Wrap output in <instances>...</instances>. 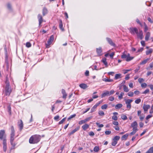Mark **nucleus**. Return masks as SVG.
Listing matches in <instances>:
<instances>
[{"mask_svg": "<svg viewBox=\"0 0 153 153\" xmlns=\"http://www.w3.org/2000/svg\"><path fill=\"white\" fill-rule=\"evenodd\" d=\"M41 139V137L38 135L32 136L29 140V142L30 144H36L39 142Z\"/></svg>", "mask_w": 153, "mask_h": 153, "instance_id": "nucleus-1", "label": "nucleus"}, {"mask_svg": "<svg viewBox=\"0 0 153 153\" xmlns=\"http://www.w3.org/2000/svg\"><path fill=\"white\" fill-rule=\"evenodd\" d=\"M6 85L5 88V93L6 96H9L12 91V89L10 86L9 82L7 79L6 81Z\"/></svg>", "mask_w": 153, "mask_h": 153, "instance_id": "nucleus-2", "label": "nucleus"}, {"mask_svg": "<svg viewBox=\"0 0 153 153\" xmlns=\"http://www.w3.org/2000/svg\"><path fill=\"white\" fill-rule=\"evenodd\" d=\"M132 101V100L127 99L125 100V103L126 105V108L128 110H129L131 108V103Z\"/></svg>", "mask_w": 153, "mask_h": 153, "instance_id": "nucleus-3", "label": "nucleus"}, {"mask_svg": "<svg viewBox=\"0 0 153 153\" xmlns=\"http://www.w3.org/2000/svg\"><path fill=\"white\" fill-rule=\"evenodd\" d=\"M54 39V36L53 35L51 36L49 40L48 41V44H46V47L48 48L49 47V45L51 44V43L53 41Z\"/></svg>", "mask_w": 153, "mask_h": 153, "instance_id": "nucleus-4", "label": "nucleus"}, {"mask_svg": "<svg viewBox=\"0 0 153 153\" xmlns=\"http://www.w3.org/2000/svg\"><path fill=\"white\" fill-rule=\"evenodd\" d=\"M5 133L4 130H1L0 131V139L2 140L3 141L4 139H6Z\"/></svg>", "mask_w": 153, "mask_h": 153, "instance_id": "nucleus-5", "label": "nucleus"}, {"mask_svg": "<svg viewBox=\"0 0 153 153\" xmlns=\"http://www.w3.org/2000/svg\"><path fill=\"white\" fill-rule=\"evenodd\" d=\"M106 40L108 43L111 46L115 47V43L113 42L112 39L109 38L107 37Z\"/></svg>", "mask_w": 153, "mask_h": 153, "instance_id": "nucleus-6", "label": "nucleus"}, {"mask_svg": "<svg viewBox=\"0 0 153 153\" xmlns=\"http://www.w3.org/2000/svg\"><path fill=\"white\" fill-rule=\"evenodd\" d=\"M14 129L13 126H11V133L10 134V139H14Z\"/></svg>", "mask_w": 153, "mask_h": 153, "instance_id": "nucleus-7", "label": "nucleus"}, {"mask_svg": "<svg viewBox=\"0 0 153 153\" xmlns=\"http://www.w3.org/2000/svg\"><path fill=\"white\" fill-rule=\"evenodd\" d=\"M137 34L138 38H140V39H142L143 38V32L142 30H140L139 32L137 31V33H136Z\"/></svg>", "mask_w": 153, "mask_h": 153, "instance_id": "nucleus-8", "label": "nucleus"}, {"mask_svg": "<svg viewBox=\"0 0 153 153\" xmlns=\"http://www.w3.org/2000/svg\"><path fill=\"white\" fill-rule=\"evenodd\" d=\"M6 139H4L3 141V149L4 151L6 152L7 150V144H6Z\"/></svg>", "mask_w": 153, "mask_h": 153, "instance_id": "nucleus-9", "label": "nucleus"}, {"mask_svg": "<svg viewBox=\"0 0 153 153\" xmlns=\"http://www.w3.org/2000/svg\"><path fill=\"white\" fill-rule=\"evenodd\" d=\"M130 31L132 34H134L135 33H137L138 30L136 28H131L130 29Z\"/></svg>", "mask_w": 153, "mask_h": 153, "instance_id": "nucleus-10", "label": "nucleus"}, {"mask_svg": "<svg viewBox=\"0 0 153 153\" xmlns=\"http://www.w3.org/2000/svg\"><path fill=\"white\" fill-rule=\"evenodd\" d=\"M38 18L39 22V26H41V25L43 21L42 16L41 15L39 14L38 16Z\"/></svg>", "mask_w": 153, "mask_h": 153, "instance_id": "nucleus-11", "label": "nucleus"}, {"mask_svg": "<svg viewBox=\"0 0 153 153\" xmlns=\"http://www.w3.org/2000/svg\"><path fill=\"white\" fill-rule=\"evenodd\" d=\"M118 114V113L117 112H114L113 113V116L112 117V119L114 120H117L118 119V118L117 116Z\"/></svg>", "mask_w": 153, "mask_h": 153, "instance_id": "nucleus-12", "label": "nucleus"}, {"mask_svg": "<svg viewBox=\"0 0 153 153\" xmlns=\"http://www.w3.org/2000/svg\"><path fill=\"white\" fill-rule=\"evenodd\" d=\"M18 125L19 127L20 128V130H21L23 127V123L22 120H20V121L18 122Z\"/></svg>", "mask_w": 153, "mask_h": 153, "instance_id": "nucleus-13", "label": "nucleus"}, {"mask_svg": "<svg viewBox=\"0 0 153 153\" xmlns=\"http://www.w3.org/2000/svg\"><path fill=\"white\" fill-rule=\"evenodd\" d=\"M150 105H144L143 106V108L145 111H147L150 108Z\"/></svg>", "mask_w": 153, "mask_h": 153, "instance_id": "nucleus-14", "label": "nucleus"}, {"mask_svg": "<svg viewBox=\"0 0 153 153\" xmlns=\"http://www.w3.org/2000/svg\"><path fill=\"white\" fill-rule=\"evenodd\" d=\"M110 96L109 91H106L101 95V97L102 98L105 96Z\"/></svg>", "mask_w": 153, "mask_h": 153, "instance_id": "nucleus-15", "label": "nucleus"}, {"mask_svg": "<svg viewBox=\"0 0 153 153\" xmlns=\"http://www.w3.org/2000/svg\"><path fill=\"white\" fill-rule=\"evenodd\" d=\"M62 93L63 94L62 98L65 99H66L67 94L66 93L65 91L63 89L62 90Z\"/></svg>", "mask_w": 153, "mask_h": 153, "instance_id": "nucleus-16", "label": "nucleus"}, {"mask_svg": "<svg viewBox=\"0 0 153 153\" xmlns=\"http://www.w3.org/2000/svg\"><path fill=\"white\" fill-rule=\"evenodd\" d=\"M137 122L135 121L131 124V126L133 128V129L134 128H137Z\"/></svg>", "mask_w": 153, "mask_h": 153, "instance_id": "nucleus-17", "label": "nucleus"}, {"mask_svg": "<svg viewBox=\"0 0 153 153\" xmlns=\"http://www.w3.org/2000/svg\"><path fill=\"white\" fill-rule=\"evenodd\" d=\"M102 51V48L101 47H100L97 48V52L99 55L100 56L101 55Z\"/></svg>", "mask_w": 153, "mask_h": 153, "instance_id": "nucleus-18", "label": "nucleus"}, {"mask_svg": "<svg viewBox=\"0 0 153 153\" xmlns=\"http://www.w3.org/2000/svg\"><path fill=\"white\" fill-rule=\"evenodd\" d=\"M150 33L149 32L146 33L145 37V39L146 41L149 40V38L150 36Z\"/></svg>", "mask_w": 153, "mask_h": 153, "instance_id": "nucleus-19", "label": "nucleus"}, {"mask_svg": "<svg viewBox=\"0 0 153 153\" xmlns=\"http://www.w3.org/2000/svg\"><path fill=\"white\" fill-rule=\"evenodd\" d=\"M79 86L81 88L83 89H85L87 88V85L84 83L80 84Z\"/></svg>", "mask_w": 153, "mask_h": 153, "instance_id": "nucleus-20", "label": "nucleus"}, {"mask_svg": "<svg viewBox=\"0 0 153 153\" xmlns=\"http://www.w3.org/2000/svg\"><path fill=\"white\" fill-rule=\"evenodd\" d=\"M137 130V128H134L133 129V131L130 133V134L131 135L134 134Z\"/></svg>", "mask_w": 153, "mask_h": 153, "instance_id": "nucleus-21", "label": "nucleus"}, {"mask_svg": "<svg viewBox=\"0 0 153 153\" xmlns=\"http://www.w3.org/2000/svg\"><path fill=\"white\" fill-rule=\"evenodd\" d=\"M59 28L62 30V31H64V28L62 27L63 24L62 21L61 20H59Z\"/></svg>", "mask_w": 153, "mask_h": 153, "instance_id": "nucleus-22", "label": "nucleus"}, {"mask_svg": "<svg viewBox=\"0 0 153 153\" xmlns=\"http://www.w3.org/2000/svg\"><path fill=\"white\" fill-rule=\"evenodd\" d=\"M79 127H77L76 128H75V129L73 130V131H72L69 134L70 135H71L73 134L76 131H78L79 129Z\"/></svg>", "mask_w": 153, "mask_h": 153, "instance_id": "nucleus-23", "label": "nucleus"}, {"mask_svg": "<svg viewBox=\"0 0 153 153\" xmlns=\"http://www.w3.org/2000/svg\"><path fill=\"white\" fill-rule=\"evenodd\" d=\"M89 127V126L88 125L86 124L82 126V128L84 130H85L86 129L88 128Z\"/></svg>", "mask_w": 153, "mask_h": 153, "instance_id": "nucleus-24", "label": "nucleus"}, {"mask_svg": "<svg viewBox=\"0 0 153 153\" xmlns=\"http://www.w3.org/2000/svg\"><path fill=\"white\" fill-rule=\"evenodd\" d=\"M149 59L148 58L143 60L141 62H140V65L145 64L149 60Z\"/></svg>", "mask_w": 153, "mask_h": 153, "instance_id": "nucleus-25", "label": "nucleus"}, {"mask_svg": "<svg viewBox=\"0 0 153 153\" xmlns=\"http://www.w3.org/2000/svg\"><path fill=\"white\" fill-rule=\"evenodd\" d=\"M123 90L124 91L126 92H128L129 91V89L127 86L125 85H123Z\"/></svg>", "mask_w": 153, "mask_h": 153, "instance_id": "nucleus-26", "label": "nucleus"}, {"mask_svg": "<svg viewBox=\"0 0 153 153\" xmlns=\"http://www.w3.org/2000/svg\"><path fill=\"white\" fill-rule=\"evenodd\" d=\"M152 48L149 49V50L146 51V54L148 55L151 53L152 52Z\"/></svg>", "mask_w": 153, "mask_h": 153, "instance_id": "nucleus-27", "label": "nucleus"}, {"mask_svg": "<svg viewBox=\"0 0 153 153\" xmlns=\"http://www.w3.org/2000/svg\"><path fill=\"white\" fill-rule=\"evenodd\" d=\"M102 62L105 65L106 67H108V63L107 62H106V59L105 58H103L102 60Z\"/></svg>", "mask_w": 153, "mask_h": 153, "instance_id": "nucleus-28", "label": "nucleus"}, {"mask_svg": "<svg viewBox=\"0 0 153 153\" xmlns=\"http://www.w3.org/2000/svg\"><path fill=\"white\" fill-rule=\"evenodd\" d=\"M122 106L123 105L122 104H119L116 105L115 108L116 109H118L121 108Z\"/></svg>", "mask_w": 153, "mask_h": 153, "instance_id": "nucleus-29", "label": "nucleus"}, {"mask_svg": "<svg viewBox=\"0 0 153 153\" xmlns=\"http://www.w3.org/2000/svg\"><path fill=\"white\" fill-rule=\"evenodd\" d=\"M121 74H117L115 76V78L116 79H118L121 78Z\"/></svg>", "mask_w": 153, "mask_h": 153, "instance_id": "nucleus-30", "label": "nucleus"}, {"mask_svg": "<svg viewBox=\"0 0 153 153\" xmlns=\"http://www.w3.org/2000/svg\"><path fill=\"white\" fill-rule=\"evenodd\" d=\"M153 146L151 148L146 152V153H153Z\"/></svg>", "mask_w": 153, "mask_h": 153, "instance_id": "nucleus-31", "label": "nucleus"}, {"mask_svg": "<svg viewBox=\"0 0 153 153\" xmlns=\"http://www.w3.org/2000/svg\"><path fill=\"white\" fill-rule=\"evenodd\" d=\"M121 57L123 59H126L127 58V55L125 52L123 53V54L121 55Z\"/></svg>", "mask_w": 153, "mask_h": 153, "instance_id": "nucleus-32", "label": "nucleus"}, {"mask_svg": "<svg viewBox=\"0 0 153 153\" xmlns=\"http://www.w3.org/2000/svg\"><path fill=\"white\" fill-rule=\"evenodd\" d=\"M99 150V147L98 146H95L94 149V151L95 152H97Z\"/></svg>", "mask_w": 153, "mask_h": 153, "instance_id": "nucleus-33", "label": "nucleus"}, {"mask_svg": "<svg viewBox=\"0 0 153 153\" xmlns=\"http://www.w3.org/2000/svg\"><path fill=\"white\" fill-rule=\"evenodd\" d=\"M133 57L131 56H127L126 60L127 61H129L132 60L133 59Z\"/></svg>", "mask_w": 153, "mask_h": 153, "instance_id": "nucleus-34", "label": "nucleus"}, {"mask_svg": "<svg viewBox=\"0 0 153 153\" xmlns=\"http://www.w3.org/2000/svg\"><path fill=\"white\" fill-rule=\"evenodd\" d=\"M14 140V139H10V142L12 146L14 147L16 146V144L13 142Z\"/></svg>", "mask_w": 153, "mask_h": 153, "instance_id": "nucleus-35", "label": "nucleus"}, {"mask_svg": "<svg viewBox=\"0 0 153 153\" xmlns=\"http://www.w3.org/2000/svg\"><path fill=\"white\" fill-rule=\"evenodd\" d=\"M120 139V137L119 136H117L114 137L113 139V140H114L117 142V141L118 140Z\"/></svg>", "mask_w": 153, "mask_h": 153, "instance_id": "nucleus-36", "label": "nucleus"}, {"mask_svg": "<svg viewBox=\"0 0 153 153\" xmlns=\"http://www.w3.org/2000/svg\"><path fill=\"white\" fill-rule=\"evenodd\" d=\"M128 134H126L123 135L122 137V139L123 140H124V139L126 140L127 139V137H128Z\"/></svg>", "mask_w": 153, "mask_h": 153, "instance_id": "nucleus-37", "label": "nucleus"}, {"mask_svg": "<svg viewBox=\"0 0 153 153\" xmlns=\"http://www.w3.org/2000/svg\"><path fill=\"white\" fill-rule=\"evenodd\" d=\"M47 12V10L45 8H44L43 9L42 13L43 15L44 16L45 15Z\"/></svg>", "mask_w": 153, "mask_h": 153, "instance_id": "nucleus-38", "label": "nucleus"}, {"mask_svg": "<svg viewBox=\"0 0 153 153\" xmlns=\"http://www.w3.org/2000/svg\"><path fill=\"white\" fill-rule=\"evenodd\" d=\"M124 95L123 92H121L120 95L118 96V98L120 100H121L123 98V96Z\"/></svg>", "mask_w": 153, "mask_h": 153, "instance_id": "nucleus-39", "label": "nucleus"}, {"mask_svg": "<svg viewBox=\"0 0 153 153\" xmlns=\"http://www.w3.org/2000/svg\"><path fill=\"white\" fill-rule=\"evenodd\" d=\"M108 107V105L107 104H104L102 106L101 108L102 109H106Z\"/></svg>", "mask_w": 153, "mask_h": 153, "instance_id": "nucleus-40", "label": "nucleus"}, {"mask_svg": "<svg viewBox=\"0 0 153 153\" xmlns=\"http://www.w3.org/2000/svg\"><path fill=\"white\" fill-rule=\"evenodd\" d=\"M143 24L144 25L145 27H144V31L146 32L148 30V27L146 25V24L145 22H143Z\"/></svg>", "mask_w": 153, "mask_h": 153, "instance_id": "nucleus-41", "label": "nucleus"}, {"mask_svg": "<svg viewBox=\"0 0 153 153\" xmlns=\"http://www.w3.org/2000/svg\"><path fill=\"white\" fill-rule=\"evenodd\" d=\"M103 80L105 82H111L113 81L112 79H108L106 78H104L103 79Z\"/></svg>", "mask_w": 153, "mask_h": 153, "instance_id": "nucleus-42", "label": "nucleus"}, {"mask_svg": "<svg viewBox=\"0 0 153 153\" xmlns=\"http://www.w3.org/2000/svg\"><path fill=\"white\" fill-rule=\"evenodd\" d=\"M66 119V117H65L64 118H63L59 122V124H62L65 121Z\"/></svg>", "mask_w": 153, "mask_h": 153, "instance_id": "nucleus-43", "label": "nucleus"}, {"mask_svg": "<svg viewBox=\"0 0 153 153\" xmlns=\"http://www.w3.org/2000/svg\"><path fill=\"white\" fill-rule=\"evenodd\" d=\"M98 114L100 116H103L104 115V112L102 111H99L98 112Z\"/></svg>", "mask_w": 153, "mask_h": 153, "instance_id": "nucleus-44", "label": "nucleus"}, {"mask_svg": "<svg viewBox=\"0 0 153 153\" xmlns=\"http://www.w3.org/2000/svg\"><path fill=\"white\" fill-rule=\"evenodd\" d=\"M138 81L140 83H141L144 81V79L142 78H139L138 79Z\"/></svg>", "mask_w": 153, "mask_h": 153, "instance_id": "nucleus-45", "label": "nucleus"}, {"mask_svg": "<svg viewBox=\"0 0 153 153\" xmlns=\"http://www.w3.org/2000/svg\"><path fill=\"white\" fill-rule=\"evenodd\" d=\"M86 123V122H85V120H81L79 121V125H82L83 123Z\"/></svg>", "mask_w": 153, "mask_h": 153, "instance_id": "nucleus-46", "label": "nucleus"}, {"mask_svg": "<svg viewBox=\"0 0 153 153\" xmlns=\"http://www.w3.org/2000/svg\"><path fill=\"white\" fill-rule=\"evenodd\" d=\"M75 116H76L75 114H73V115H72L70 116L68 118V120H71V118L75 117Z\"/></svg>", "mask_w": 153, "mask_h": 153, "instance_id": "nucleus-47", "label": "nucleus"}, {"mask_svg": "<svg viewBox=\"0 0 153 153\" xmlns=\"http://www.w3.org/2000/svg\"><path fill=\"white\" fill-rule=\"evenodd\" d=\"M96 124L97 125V126H98V127L100 128L104 126L103 124H100L99 123H96Z\"/></svg>", "mask_w": 153, "mask_h": 153, "instance_id": "nucleus-48", "label": "nucleus"}, {"mask_svg": "<svg viewBox=\"0 0 153 153\" xmlns=\"http://www.w3.org/2000/svg\"><path fill=\"white\" fill-rule=\"evenodd\" d=\"M128 95L130 97H133L134 95V93L133 92L130 91L128 93Z\"/></svg>", "mask_w": 153, "mask_h": 153, "instance_id": "nucleus-49", "label": "nucleus"}, {"mask_svg": "<svg viewBox=\"0 0 153 153\" xmlns=\"http://www.w3.org/2000/svg\"><path fill=\"white\" fill-rule=\"evenodd\" d=\"M141 100L140 99H138L136 100L135 101V102L136 104H139L141 102Z\"/></svg>", "mask_w": 153, "mask_h": 153, "instance_id": "nucleus-50", "label": "nucleus"}, {"mask_svg": "<svg viewBox=\"0 0 153 153\" xmlns=\"http://www.w3.org/2000/svg\"><path fill=\"white\" fill-rule=\"evenodd\" d=\"M149 90L148 89H146V90H145L142 93V94H147L148 93H149Z\"/></svg>", "mask_w": 153, "mask_h": 153, "instance_id": "nucleus-51", "label": "nucleus"}, {"mask_svg": "<svg viewBox=\"0 0 153 153\" xmlns=\"http://www.w3.org/2000/svg\"><path fill=\"white\" fill-rule=\"evenodd\" d=\"M117 142L114 140H113L112 142L111 143V145L113 146H115L117 143Z\"/></svg>", "mask_w": 153, "mask_h": 153, "instance_id": "nucleus-52", "label": "nucleus"}, {"mask_svg": "<svg viewBox=\"0 0 153 153\" xmlns=\"http://www.w3.org/2000/svg\"><path fill=\"white\" fill-rule=\"evenodd\" d=\"M147 85L146 83H142L141 84V86L142 88H145L146 87Z\"/></svg>", "mask_w": 153, "mask_h": 153, "instance_id": "nucleus-53", "label": "nucleus"}, {"mask_svg": "<svg viewBox=\"0 0 153 153\" xmlns=\"http://www.w3.org/2000/svg\"><path fill=\"white\" fill-rule=\"evenodd\" d=\"M92 116H91V117H87V118H86V119H85V122H87V121H88L90 119H91L92 118Z\"/></svg>", "mask_w": 153, "mask_h": 153, "instance_id": "nucleus-54", "label": "nucleus"}, {"mask_svg": "<svg viewBox=\"0 0 153 153\" xmlns=\"http://www.w3.org/2000/svg\"><path fill=\"white\" fill-rule=\"evenodd\" d=\"M108 100L111 101H112L114 100V97L111 96L109 97Z\"/></svg>", "mask_w": 153, "mask_h": 153, "instance_id": "nucleus-55", "label": "nucleus"}, {"mask_svg": "<svg viewBox=\"0 0 153 153\" xmlns=\"http://www.w3.org/2000/svg\"><path fill=\"white\" fill-rule=\"evenodd\" d=\"M26 46L27 48H29L31 47V44L29 42H27L26 43Z\"/></svg>", "mask_w": 153, "mask_h": 153, "instance_id": "nucleus-56", "label": "nucleus"}, {"mask_svg": "<svg viewBox=\"0 0 153 153\" xmlns=\"http://www.w3.org/2000/svg\"><path fill=\"white\" fill-rule=\"evenodd\" d=\"M121 118L123 120H126L127 119V117L125 115H123L121 116Z\"/></svg>", "mask_w": 153, "mask_h": 153, "instance_id": "nucleus-57", "label": "nucleus"}, {"mask_svg": "<svg viewBox=\"0 0 153 153\" xmlns=\"http://www.w3.org/2000/svg\"><path fill=\"white\" fill-rule=\"evenodd\" d=\"M7 6L9 10H11V4L9 3H8L7 5Z\"/></svg>", "mask_w": 153, "mask_h": 153, "instance_id": "nucleus-58", "label": "nucleus"}, {"mask_svg": "<svg viewBox=\"0 0 153 153\" xmlns=\"http://www.w3.org/2000/svg\"><path fill=\"white\" fill-rule=\"evenodd\" d=\"M111 133V131H105V133L106 135H109Z\"/></svg>", "mask_w": 153, "mask_h": 153, "instance_id": "nucleus-59", "label": "nucleus"}, {"mask_svg": "<svg viewBox=\"0 0 153 153\" xmlns=\"http://www.w3.org/2000/svg\"><path fill=\"white\" fill-rule=\"evenodd\" d=\"M113 124L115 126H117L118 125V123L117 121H114L113 122Z\"/></svg>", "mask_w": 153, "mask_h": 153, "instance_id": "nucleus-60", "label": "nucleus"}, {"mask_svg": "<svg viewBox=\"0 0 153 153\" xmlns=\"http://www.w3.org/2000/svg\"><path fill=\"white\" fill-rule=\"evenodd\" d=\"M139 117H140V119L141 121H142L145 117L144 115H143V116H141L140 115V116H139Z\"/></svg>", "mask_w": 153, "mask_h": 153, "instance_id": "nucleus-61", "label": "nucleus"}, {"mask_svg": "<svg viewBox=\"0 0 153 153\" xmlns=\"http://www.w3.org/2000/svg\"><path fill=\"white\" fill-rule=\"evenodd\" d=\"M59 116H58V115H57V116H55L54 117V119L55 120H56L57 121H58L59 119Z\"/></svg>", "mask_w": 153, "mask_h": 153, "instance_id": "nucleus-62", "label": "nucleus"}, {"mask_svg": "<svg viewBox=\"0 0 153 153\" xmlns=\"http://www.w3.org/2000/svg\"><path fill=\"white\" fill-rule=\"evenodd\" d=\"M129 74H128L126 75V77L125 78V79L126 80H128L129 79Z\"/></svg>", "mask_w": 153, "mask_h": 153, "instance_id": "nucleus-63", "label": "nucleus"}, {"mask_svg": "<svg viewBox=\"0 0 153 153\" xmlns=\"http://www.w3.org/2000/svg\"><path fill=\"white\" fill-rule=\"evenodd\" d=\"M149 68H153V62L149 64Z\"/></svg>", "mask_w": 153, "mask_h": 153, "instance_id": "nucleus-64", "label": "nucleus"}]
</instances>
